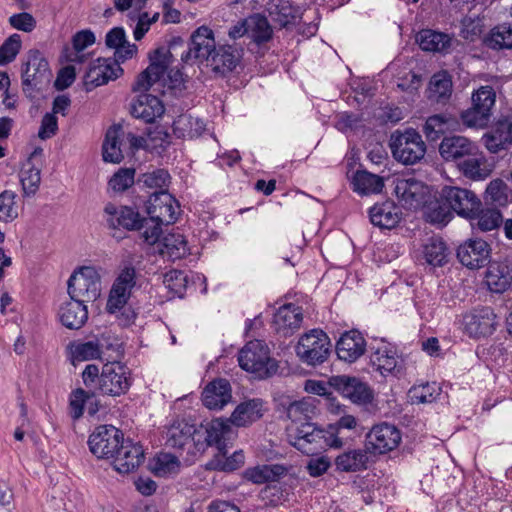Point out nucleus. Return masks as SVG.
Instances as JSON below:
<instances>
[{
	"label": "nucleus",
	"instance_id": "obj_30",
	"mask_svg": "<svg viewBox=\"0 0 512 512\" xmlns=\"http://www.w3.org/2000/svg\"><path fill=\"white\" fill-rule=\"evenodd\" d=\"M130 296L131 294L125 292V289H119L113 284L106 304L107 311L110 314H116L123 326L130 325L136 318L134 311L126 307Z\"/></svg>",
	"mask_w": 512,
	"mask_h": 512
},
{
	"label": "nucleus",
	"instance_id": "obj_35",
	"mask_svg": "<svg viewBox=\"0 0 512 512\" xmlns=\"http://www.w3.org/2000/svg\"><path fill=\"white\" fill-rule=\"evenodd\" d=\"M485 283L491 292H505L512 283V269L504 262L491 263L485 273Z\"/></svg>",
	"mask_w": 512,
	"mask_h": 512
},
{
	"label": "nucleus",
	"instance_id": "obj_7",
	"mask_svg": "<svg viewBox=\"0 0 512 512\" xmlns=\"http://www.w3.org/2000/svg\"><path fill=\"white\" fill-rule=\"evenodd\" d=\"M204 434L198 431L195 425L185 420H175L165 432V445L171 448L182 449L188 446V450L204 451V443L201 442Z\"/></svg>",
	"mask_w": 512,
	"mask_h": 512
},
{
	"label": "nucleus",
	"instance_id": "obj_56",
	"mask_svg": "<svg viewBox=\"0 0 512 512\" xmlns=\"http://www.w3.org/2000/svg\"><path fill=\"white\" fill-rule=\"evenodd\" d=\"M135 181L134 168H120L109 180V187L115 192H124Z\"/></svg>",
	"mask_w": 512,
	"mask_h": 512
},
{
	"label": "nucleus",
	"instance_id": "obj_4",
	"mask_svg": "<svg viewBox=\"0 0 512 512\" xmlns=\"http://www.w3.org/2000/svg\"><path fill=\"white\" fill-rule=\"evenodd\" d=\"M327 435L326 429H321L311 422L299 426L292 425L287 429L289 443L307 455L329 447Z\"/></svg>",
	"mask_w": 512,
	"mask_h": 512
},
{
	"label": "nucleus",
	"instance_id": "obj_39",
	"mask_svg": "<svg viewBox=\"0 0 512 512\" xmlns=\"http://www.w3.org/2000/svg\"><path fill=\"white\" fill-rule=\"evenodd\" d=\"M422 256L428 265L442 267L448 263L450 252L441 238L431 237L422 246Z\"/></svg>",
	"mask_w": 512,
	"mask_h": 512
},
{
	"label": "nucleus",
	"instance_id": "obj_16",
	"mask_svg": "<svg viewBox=\"0 0 512 512\" xmlns=\"http://www.w3.org/2000/svg\"><path fill=\"white\" fill-rule=\"evenodd\" d=\"M372 367L382 376L400 377L404 370V360L397 355L396 350L385 343L375 348L370 356Z\"/></svg>",
	"mask_w": 512,
	"mask_h": 512
},
{
	"label": "nucleus",
	"instance_id": "obj_55",
	"mask_svg": "<svg viewBox=\"0 0 512 512\" xmlns=\"http://www.w3.org/2000/svg\"><path fill=\"white\" fill-rule=\"evenodd\" d=\"M140 225L141 226H139L136 230H141V238L143 241L148 245H154L157 243L162 233L161 226L165 224L160 223L158 220L152 219L149 216V218L141 217Z\"/></svg>",
	"mask_w": 512,
	"mask_h": 512
},
{
	"label": "nucleus",
	"instance_id": "obj_8",
	"mask_svg": "<svg viewBox=\"0 0 512 512\" xmlns=\"http://www.w3.org/2000/svg\"><path fill=\"white\" fill-rule=\"evenodd\" d=\"M124 441L123 433L112 425L98 426L89 436L90 451L97 458H113Z\"/></svg>",
	"mask_w": 512,
	"mask_h": 512
},
{
	"label": "nucleus",
	"instance_id": "obj_22",
	"mask_svg": "<svg viewBox=\"0 0 512 512\" xmlns=\"http://www.w3.org/2000/svg\"><path fill=\"white\" fill-rule=\"evenodd\" d=\"M113 458L115 470L125 474L139 467L144 460V451L141 445L124 440Z\"/></svg>",
	"mask_w": 512,
	"mask_h": 512
},
{
	"label": "nucleus",
	"instance_id": "obj_9",
	"mask_svg": "<svg viewBox=\"0 0 512 512\" xmlns=\"http://www.w3.org/2000/svg\"><path fill=\"white\" fill-rule=\"evenodd\" d=\"M498 324V317L490 306L476 307L463 316L464 330L472 338L492 335Z\"/></svg>",
	"mask_w": 512,
	"mask_h": 512
},
{
	"label": "nucleus",
	"instance_id": "obj_15",
	"mask_svg": "<svg viewBox=\"0 0 512 512\" xmlns=\"http://www.w3.org/2000/svg\"><path fill=\"white\" fill-rule=\"evenodd\" d=\"M179 209L176 199L165 190L154 192L147 202L148 215L165 225L177 220Z\"/></svg>",
	"mask_w": 512,
	"mask_h": 512
},
{
	"label": "nucleus",
	"instance_id": "obj_6",
	"mask_svg": "<svg viewBox=\"0 0 512 512\" xmlns=\"http://www.w3.org/2000/svg\"><path fill=\"white\" fill-rule=\"evenodd\" d=\"M70 298L83 302L95 301L101 294V278L93 267H81L68 280Z\"/></svg>",
	"mask_w": 512,
	"mask_h": 512
},
{
	"label": "nucleus",
	"instance_id": "obj_57",
	"mask_svg": "<svg viewBox=\"0 0 512 512\" xmlns=\"http://www.w3.org/2000/svg\"><path fill=\"white\" fill-rule=\"evenodd\" d=\"M449 118L445 115L437 114L430 116L424 125L423 132L430 140H437L448 128Z\"/></svg>",
	"mask_w": 512,
	"mask_h": 512
},
{
	"label": "nucleus",
	"instance_id": "obj_14",
	"mask_svg": "<svg viewBox=\"0 0 512 512\" xmlns=\"http://www.w3.org/2000/svg\"><path fill=\"white\" fill-rule=\"evenodd\" d=\"M123 73L120 65L111 58H98L92 61L84 76L87 91L117 79Z\"/></svg>",
	"mask_w": 512,
	"mask_h": 512
},
{
	"label": "nucleus",
	"instance_id": "obj_5",
	"mask_svg": "<svg viewBox=\"0 0 512 512\" xmlns=\"http://www.w3.org/2000/svg\"><path fill=\"white\" fill-rule=\"evenodd\" d=\"M472 106L462 113L463 123L472 128L488 125L496 101V93L491 86H481L472 94Z\"/></svg>",
	"mask_w": 512,
	"mask_h": 512
},
{
	"label": "nucleus",
	"instance_id": "obj_45",
	"mask_svg": "<svg viewBox=\"0 0 512 512\" xmlns=\"http://www.w3.org/2000/svg\"><path fill=\"white\" fill-rule=\"evenodd\" d=\"M357 419L350 414L342 415L335 423L328 425L327 437L329 442V448L340 449L344 446V441L340 437L342 430H354L357 427Z\"/></svg>",
	"mask_w": 512,
	"mask_h": 512
},
{
	"label": "nucleus",
	"instance_id": "obj_49",
	"mask_svg": "<svg viewBox=\"0 0 512 512\" xmlns=\"http://www.w3.org/2000/svg\"><path fill=\"white\" fill-rule=\"evenodd\" d=\"M36 152L37 151H34L28 160L27 166L29 167L27 169H23L21 172L20 181L25 196L34 195L37 192L41 182L40 169L34 167L31 163V158L34 156V154H36Z\"/></svg>",
	"mask_w": 512,
	"mask_h": 512
},
{
	"label": "nucleus",
	"instance_id": "obj_32",
	"mask_svg": "<svg viewBox=\"0 0 512 512\" xmlns=\"http://www.w3.org/2000/svg\"><path fill=\"white\" fill-rule=\"evenodd\" d=\"M335 387L354 403H368L372 399V394L368 386L355 377L346 375L334 378Z\"/></svg>",
	"mask_w": 512,
	"mask_h": 512
},
{
	"label": "nucleus",
	"instance_id": "obj_60",
	"mask_svg": "<svg viewBox=\"0 0 512 512\" xmlns=\"http://www.w3.org/2000/svg\"><path fill=\"white\" fill-rule=\"evenodd\" d=\"M72 355L77 361L101 359V345H99L97 341L77 344L72 351Z\"/></svg>",
	"mask_w": 512,
	"mask_h": 512
},
{
	"label": "nucleus",
	"instance_id": "obj_44",
	"mask_svg": "<svg viewBox=\"0 0 512 512\" xmlns=\"http://www.w3.org/2000/svg\"><path fill=\"white\" fill-rule=\"evenodd\" d=\"M429 99L437 103L446 102L452 93V80L446 71L434 74L429 83Z\"/></svg>",
	"mask_w": 512,
	"mask_h": 512
},
{
	"label": "nucleus",
	"instance_id": "obj_11",
	"mask_svg": "<svg viewBox=\"0 0 512 512\" xmlns=\"http://www.w3.org/2000/svg\"><path fill=\"white\" fill-rule=\"evenodd\" d=\"M440 197L452 211L470 219L476 216L481 206V201L474 192L456 186L443 187Z\"/></svg>",
	"mask_w": 512,
	"mask_h": 512
},
{
	"label": "nucleus",
	"instance_id": "obj_13",
	"mask_svg": "<svg viewBox=\"0 0 512 512\" xmlns=\"http://www.w3.org/2000/svg\"><path fill=\"white\" fill-rule=\"evenodd\" d=\"M216 49L213 30L203 25L192 33L189 48L182 54L181 59L186 63L193 59L201 62L208 61Z\"/></svg>",
	"mask_w": 512,
	"mask_h": 512
},
{
	"label": "nucleus",
	"instance_id": "obj_17",
	"mask_svg": "<svg viewBox=\"0 0 512 512\" xmlns=\"http://www.w3.org/2000/svg\"><path fill=\"white\" fill-rule=\"evenodd\" d=\"M367 448L383 454L396 448L401 441L400 431L391 424L381 423L372 427L366 436Z\"/></svg>",
	"mask_w": 512,
	"mask_h": 512
},
{
	"label": "nucleus",
	"instance_id": "obj_53",
	"mask_svg": "<svg viewBox=\"0 0 512 512\" xmlns=\"http://www.w3.org/2000/svg\"><path fill=\"white\" fill-rule=\"evenodd\" d=\"M180 462L178 458L170 453H160L155 458L153 471L161 477L176 474L179 471Z\"/></svg>",
	"mask_w": 512,
	"mask_h": 512
},
{
	"label": "nucleus",
	"instance_id": "obj_1",
	"mask_svg": "<svg viewBox=\"0 0 512 512\" xmlns=\"http://www.w3.org/2000/svg\"><path fill=\"white\" fill-rule=\"evenodd\" d=\"M240 367L258 378L271 377L277 372V361L269 356L268 347L260 340L249 341L239 352Z\"/></svg>",
	"mask_w": 512,
	"mask_h": 512
},
{
	"label": "nucleus",
	"instance_id": "obj_48",
	"mask_svg": "<svg viewBox=\"0 0 512 512\" xmlns=\"http://www.w3.org/2000/svg\"><path fill=\"white\" fill-rule=\"evenodd\" d=\"M440 394L441 387L436 382L415 385L409 390L410 400L416 404L433 403Z\"/></svg>",
	"mask_w": 512,
	"mask_h": 512
},
{
	"label": "nucleus",
	"instance_id": "obj_63",
	"mask_svg": "<svg viewBox=\"0 0 512 512\" xmlns=\"http://www.w3.org/2000/svg\"><path fill=\"white\" fill-rule=\"evenodd\" d=\"M98 344L101 345V360H106L107 363L111 361H118L122 355L121 344L117 339L112 342L104 337L97 340Z\"/></svg>",
	"mask_w": 512,
	"mask_h": 512
},
{
	"label": "nucleus",
	"instance_id": "obj_27",
	"mask_svg": "<svg viewBox=\"0 0 512 512\" xmlns=\"http://www.w3.org/2000/svg\"><path fill=\"white\" fill-rule=\"evenodd\" d=\"M164 105L160 99L151 94H140L131 105V113L135 118L152 123L164 113Z\"/></svg>",
	"mask_w": 512,
	"mask_h": 512
},
{
	"label": "nucleus",
	"instance_id": "obj_43",
	"mask_svg": "<svg viewBox=\"0 0 512 512\" xmlns=\"http://www.w3.org/2000/svg\"><path fill=\"white\" fill-rule=\"evenodd\" d=\"M353 190L361 195L380 193L384 187L382 177L367 171H357L352 180Z\"/></svg>",
	"mask_w": 512,
	"mask_h": 512
},
{
	"label": "nucleus",
	"instance_id": "obj_25",
	"mask_svg": "<svg viewBox=\"0 0 512 512\" xmlns=\"http://www.w3.org/2000/svg\"><path fill=\"white\" fill-rule=\"evenodd\" d=\"M302 320V309L294 304H286L274 314L273 325L278 333L288 336L300 328Z\"/></svg>",
	"mask_w": 512,
	"mask_h": 512
},
{
	"label": "nucleus",
	"instance_id": "obj_37",
	"mask_svg": "<svg viewBox=\"0 0 512 512\" xmlns=\"http://www.w3.org/2000/svg\"><path fill=\"white\" fill-rule=\"evenodd\" d=\"M368 459L366 450L351 449L339 454L334 464L340 472H359L367 468Z\"/></svg>",
	"mask_w": 512,
	"mask_h": 512
},
{
	"label": "nucleus",
	"instance_id": "obj_12",
	"mask_svg": "<svg viewBox=\"0 0 512 512\" xmlns=\"http://www.w3.org/2000/svg\"><path fill=\"white\" fill-rule=\"evenodd\" d=\"M171 53L165 47H159L149 54L150 65L137 77L134 91L144 92L161 80L171 64Z\"/></svg>",
	"mask_w": 512,
	"mask_h": 512
},
{
	"label": "nucleus",
	"instance_id": "obj_47",
	"mask_svg": "<svg viewBox=\"0 0 512 512\" xmlns=\"http://www.w3.org/2000/svg\"><path fill=\"white\" fill-rule=\"evenodd\" d=\"M248 36L257 44L269 41L272 37V27L266 17L254 14L247 18Z\"/></svg>",
	"mask_w": 512,
	"mask_h": 512
},
{
	"label": "nucleus",
	"instance_id": "obj_59",
	"mask_svg": "<svg viewBox=\"0 0 512 512\" xmlns=\"http://www.w3.org/2000/svg\"><path fill=\"white\" fill-rule=\"evenodd\" d=\"M505 132L504 123H501L492 133L483 136L484 145L491 153H497L507 147L508 138Z\"/></svg>",
	"mask_w": 512,
	"mask_h": 512
},
{
	"label": "nucleus",
	"instance_id": "obj_38",
	"mask_svg": "<svg viewBox=\"0 0 512 512\" xmlns=\"http://www.w3.org/2000/svg\"><path fill=\"white\" fill-rule=\"evenodd\" d=\"M159 253L171 261L182 259L189 254L188 243L182 234L170 233L160 242Z\"/></svg>",
	"mask_w": 512,
	"mask_h": 512
},
{
	"label": "nucleus",
	"instance_id": "obj_42",
	"mask_svg": "<svg viewBox=\"0 0 512 512\" xmlns=\"http://www.w3.org/2000/svg\"><path fill=\"white\" fill-rule=\"evenodd\" d=\"M204 130V122L188 114L178 116L173 122V133L178 138L192 139L200 136Z\"/></svg>",
	"mask_w": 512,
	"mask_h": 512
},
{
	"label": "nucleus",
	"instance_id": "obj_36",
	"mask_svg": "<svg viewBox=\"0 0 512 512\" xmlns=\"http://www.w3.org/2000/svg\"><path fill=\"white\" fill-rule=\"evenodd\" d=\"M458 168L466 178L474 181L484 180L491 173L487 160L478 147L475 153L466 156L459 162Z\"/></svg>",
	"mask_w": 512,
	"mask_h": 512
},
{
	"label": "nucleus",
	"instance_id": "obj_18",
	"mask_svg": "<svg viewBox=\"0 0 512 512\" xmlns=\"http://www.w3.org/2000/svg\"><path fill=\"white\" fill-rule=\"evenodd\" d=\"M490 245L482 239H468L457 249V258L469 269H479L489 262Z\"/></svg>",
	"mask_w": 512,
	"mask_h": 512
},
{
	"label": "nucleus",
	"instance_id": "obj_21",
	"mask_svg": "<svg viewBox=\"0 0 512 512\" xmlns=\"http://www.w3.org/2000/svg\"><path fill=\"white\" fill-rule=\"evenodd\" d=\"M366 351V341L362 334L350 330L341 335L336 343V354L342 361L353 363Z\"/></svg>",
	"mask_w": 512,
	"mask_h": 512
},
{
	"label": "nucleus",
	"instance_id": "obj_54",
	"mask_svg": "<svg viewBox=\"0 0 512 512\" xmlns=\"http://www.w3.org/2000/svg\"><path fill=\"white\" fill-rule=\"evenodd\" d=\"M452 216V210L449 205L444 201L431 202L425 208V218L428 222L433 224H446Z\"/></svg>",
	"mask_w": 512,
	"mask_h": 512
},
{
	"label": "nucleus",
	"instance_id": "obj_28",
	"mask_svg": "<svg viewBox=\"0 0 512 512\" xmlns=\"http://www.w3.org/2000/svg\"><path fill=\"white\" fill-rule=\"evenodd\" d=\"M231 400V385L225 379L210 382L202 393V402L209 409H222Z\"/></svg>",
	"mask_w": 512,
	"mask_h": 512
},
{
	"label": "nucleus",
	"instance_id": "obj_46",
	"mask_svg": "<svg viewBox=\"0 0 512 512\" xmlns=\"http://www.w3.org/2000/svg\"><path fill=\"white\" fill-rule=\"evenodd\" d=\"M121 135V127H110L105 136L102 147L103 160L110 163H120L124 156L120 148L119 138Z\"/></svg>",
	"mask_w": 512,
	"mask_h": 512
},
{
	"label": "nucleus",
	"instance_id": "obj_2",
	"mask_svg": "<svg viewBox=\"0 0 512 512\" xmlns=\"http://www.w3.org/2000/svg\"><path fill=\"white\" fill-rule=\"evenodd\" d=\"M389 146L394 159L404 165H414L420 162L426 153V144L422 136L414 129L393 132Z\"/></svg>",
	"mask_w": 512,
	"mask_h": 512
},
{
	"label": "nucleus",
	"instance_id": "obj_24",
	"mask_svg": "<svg viewBox=\"0 0 512 512\" xmlns=\"http://www.w3.org/2000/svg\"><path fill=\"white\" fill-rule=\"evenodd\" d=\"M229 419L217 418L212 420L206 429V437L201 442L206 446L215 445L220 453L226 454L227 443L233 437Z\"/></svg>",
	"mask_w": 512,
	"mask_h": 512
},
{
	"label": "nucleus",
	"instance_id": "obj_64",
	"mask_svg": "<svg viewBox=\"0 0 512 512\" xmlns=\"http://www.w3.org/2000/svg\"><path fill=\"white\" fill-rule=\"evenodd\" d=\"M507 186L501 179L491 181L487 188V197L495 204L502 205L507 201Z\"/></svg>",
	"mask_w": 512,
	"mask_h": 512
},
{
	"label": "nucleus",
	"instance_id": "obj_31",
	"mask_svg": "<svg viewBox=\"0 0 512 512\" xmlns=\"http://www.w3.org/2000/svg\"><path fill=\"white\" fill-rule=\"evenodd\" d=\"M51 73L48 62L39 51H30L22 73L23 85L32 86L49 80Z\"/></svg>",
	"mask_w": 512,
	"mask_h": 512
},
{
	"label": "nucleus",
	"instance_id": "obj_41",
	"mask_svg": "<svg viewBox=\"0 0 512 512\" xmlns=\"http://www.w3.org/2000/svg\"><path fill=\"white\" fill-rule=\"evenodd\" d=\"M287 469L283 465H258L245 471L244 476L255 484L278 481L286 475Z\"/></svg>",
	"mask_w": 512,
	"mask_h": 512
},
{
	"label": "nucleus",
	"instance_id": "obj_51",
	"mask_svg": "<svg viewBox=\"0 0 512 512\" xmlns=\"http://www.w3.org/2000/svg\"><path fill=\"white\" fill-rule=\"evenodd\" d=\"M269 13L281 25H286L297 17V10L288 0H273L269 6Z\"/></svg>",
	"mask_w": 512,
	"mask_h": 512
},
{
	"label": "nucleus",
	"instance_id": "obj_23",
	"mask_svg": "<svg viewBox=\"0 0 512 512\" xmlns=\"http://www.w3.org/2000/svg\"><path fill=\"white\" fill-rule=\"evenodd\" d=\"M394 193L404 206L416 208L422 202L424 185L414 177L396 178L393 181Z\"/></svg>",
	"mask_w": 512,
	"mask_h": 512
},
{
	"label": "nucleus",
	"instance_id": "obj_34",
	"mask_svg": "<svg viewBox=\"0 0 512 512\" xmlns=\"http://www.w3.org/2000/svg\"><path fill=\"white\" fill-rule=\"evenodd\" d=\"M85 303L72 298L63 303L59 309L61 323L69 329L81 328L88 319V310Z\"/></svg>",
	"mask_w": 512,
	"mask_h": 512
},
{
	"label": "nucleus",
	"instance_id": "obj_29",
	"mask_svg": "<svg viewBox=\"0 0 512 512\" xmlns=\"http://www.w3.org/2000/svg\"><path fill=\"white\" fill-rule=\"evenodd\" d=\"M477 147L466 137L450 136L441 141L439 152L446 161L463 160L466 156L475 153Z\"/></svg>",
	"mask_w": 512,
	"mask_h": 512
},
{
	"label": "nucleus",
	"instance_id": "obj_33",
	"mask_svg": "<svg viewBox=\"0 0 512 512\" xmlns=\"http://www.w3.org/2000/svg\"><path fill=\"white\" fill-rule=\"evenodd\" d=\"M264 402L254 398L241 402L229 418L231 424L237 427H245L259 420L263 416Z\"/></svg>",
	"mask_w": 512,
	"mask_h": 512
},
{
	"label": "nucleus",
	"instance_id": "obj_20",
	"mask_svg": "<svg viewBox=\"0 0 512 512\" xmlns=\"http://www.w3.org/2000/svg\"><path fill=\"white\" fill-rule=\"evenodd\" d=\"M242 58V49L233 45H219L208 62L212 71L221 76L234 71Z\"/></svg>",
	"mask_w": 512,
	"mask_h": 512
},
{
	"label": "nucleus",
	"instance_id": "obj_58",
	"mask_svg": "<svg viewBox=\"0 0 512 512\" xmlns=\"http://www.w3.org/2000/svg\"><path fill=\"white\" fill-rule=\"evenodd\" d=\"M21 36L12 34L0 46V65H6L12 62L21 49Z\"/></svg>",
	"mask_w": 512,
	"mask_h": 512
},
{
	"label": "nucleus",
	"instance_id": "obj_26",
	"mask_svg": "<svg viewBox=\"0 0 512 512\" xmlns=\"http://www.w3.org/2000/svg\"><path fill=\"white\" fill-rule=\"evenodd\" d=\"M401 209L392 201L376 203L369 209V218L374 226L392 229L401 220Z\"/></svg>",
	"mask_w": 512,
	"mask_h": 512
},
{
	"label": "nucleus",
	"instance_id": "obj_3",
	"mask_svg": "<svg viewBox=\"0 0 512 512\" xmlns=\"http://www.w3.org/2000/svg\"><path fill=\"white\" fill-rule=\"evenodd\" d=\"M331 350V342L328 335L320 329H312L303 334L295 347V352L300 361L309 366H317L324 363Z\"/></svg>",
	"mask_w": 512,
	"mask_h": 512
},
{
	"label": "nucleus",
	"instance_id": "obj_40",
	"mask_svg": "<svg viewBox=\"0 0 512 512\" xmlns=\"http://www.w3.org/2000/svg\"><path fill=\"white\" fill-rule=\"evenodd\" d=\"M451 37L431 29H423L416 35L420 48L429 52H447L451 46Z\"/></svg>",
	"mask_w": 512,
	"mask_h": 512
},
{
	"label": "nucleus",
	"instance_id": "obj_19",
	"mask_svg": "<svg viewBox=\"0 0 512 512\" xmlns=\"http://www.w3.org/2000/svg\"><path fill=\"white\" fill-rule=\"evenodd\" d=\"M104 218L110 229L136 230L141 223L137 210L128 206H116L108 203L104 208Z\"/></svg>",
	"mask_w": 512,
	"mask_h": 512
},
{
	"label": "nucleus",
	"instance_id": "obj_10",
	"mask_svg": "<svg viewBox=\"0 0 512 512\" xmlns=\"http://www.w3.org/2000/svg\"><path fill=\"white\" fill-rule=\"evenodd\" d=\"M131 385L129 369L119 361L104 364L99 379V391L106 395L119 396Z\"/></svg>",
	"mask_w": 512,
	"mask_h": 512
},
{
	"label": "nucleus",
	"instance_id": "obj_52",
	"mask_svg": "<svg viewBox=\"0 0 512 512\" xmlns=\"http://www.w3.org/2000/svg\"><path fill=\"white\" fill-rule=\"evenodd\" d=\"M17 194L11 190L0 193V221L10 223L18 217Z\"/></svg>",
	"mask_w": 512,
	"mask_h": 512
},
{
	"label": "nucleus",
	"instance_id": "obj_50",
	"mask_svg": "<svg viewBox=\"0 0 512 512\" xmlns=\"http://www.w3.org/2000/svg\"><path fill=\"white\" fill-rule=\"evenodd\" d=\"M486 44L492 49H511L512 27L499 25L493 28L486 39Z\"/></svg>",
	"mask_w": 512,
	"mask_h": 512
},
{
	"label": "nucleus",
	"instance_id": "obj_62",
	"mask_svg": "<svg viewBox=\"0 0 512 512\" xmlns=\"http://www.w3.org/2000/svg\"><path fill=\"white\" fill-rule=\"evenodd\" d=\"M169 174L164 169H157L152 172H147L142 175L140 182L148 188H155L163 190V187L169 182Z\"/></svg>",
	"mask_w": 512,
	"mask_h": 512
},
{
	"label": "nucleus",
	"instance_id": "obj_61",
	"mask_svg": "<svg viewBox=\"0 0 512 512\" xmlns=\"http://www.w3.org/2000/svg\"><path fill=\"white\" fill-rule=\"evenodd\" d=\"M477 226L482 231H491L502 223V215L497 209H485L476 214Z\"/></svg>",
	"mask_w": 512,
	"mask_h": 512
}]
</instances>
